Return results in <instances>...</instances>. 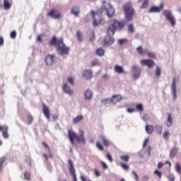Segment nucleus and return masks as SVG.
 <instances>
[{
	"instance_id": "nucleus-48",
	"label": "nucleus",
	"mask_w": 181,
	"mask_h": 181,
	"mask_svg": "<svg viewBox=\"0 0 181 181\" xmlns=\"http://www.w3.org/2000/svg\"><path fill=\"white\" fill-rule=\"evenodd\" d=\"M115 71L119 74H121L124 73V69H115Z\"/></svg>"
},
{
	"instance_id": "nucleus-12",
	"label": "nucleus",
	"mask_w": 181,
	"mask_h": 181,
	"mask_svg": "<svg viewBox=\"0 0 181 181\" xmlns=\"http://www.w3.org/2000/svg\"><path fill=\"white\" fill-rule=\"evenodd\" d=\"M142 66H147L149 69L155 66V62L151 59H143L141 62Z\"/></svg>"
},
{
	"instance_id": "nucleus-27",
	"label": "nucleus",
	"mask_w": 181,
	"mask_h": 181,
	"mask_svg": "<svg viewBox=\"0 0 181 181\" xmlns=\"http://www.w3.org/2000/svg\"><path fill=\"white\" fill-rule=\"evenodd\" d=\"M91 97H93V93L90 90H87L85 92V98L86 100H91Z\"/></svg>"
},
{
	"instance_id": "nucleus-32",
	"label": "nucleus",
	"mask_w": 181,
	"mask_h": 181,
	"mask_svg": "<svg viewBox=\"0 0 181 181\" xmlns=\"http://www.w3.org/2000/svg\"><path fill=\"white\" fill-rule=\"evenodd\" d=\"M121 160L123 162H129V156L128 155H123L119 156Z\"/></svg>"
},
{
	"instance_id": "nucleus-44",
	"label": "nucleus",
	"mask_w": 181,
	"mask_h": 181,
	"mask_svg": "<svg viewBox=\"0 0 181 181\" xmlns=\"http://www.w3.org/2000/svg\"><path fill=\"white\" fill-rule=\"evenodd\" d=\"M96 148H98L99 151H104V147L103 146V145H101L100 142L96 143Z\"/></svg>"
},
{
	"instance_id": "nucleus-46",
	"label": "nucleus",
	"mask_w": 181,
	"mask_h": 181,
	"mask_svg": "<svg viewBox=\"0 0 181 181\" xmlns=\"http://www.w3.org/2000/svg\"><path fill=\"white\" fill-rule=\"evenodd\" d=\"M154 175H157L158 177H159V179H161L162 178V173H160L159 170H156L154 171Z\"/></svg>"
},
{
	"instance_id": "nucleus-50",
	"label": "nucleus",
	"mask_w": 181,
	"mask_h": 181,
	"mask_svg": "<svg viewBox=\"0 0 181 181\" xmlns=\"http://www.w3.org/2000/svg\"><path fill=\"white\" fill-rule=\"evenodd\" d=\"M11 39H15L16 37V31H12L10 34Z\"/></svg>"
},
{
	"instance_id": "nucleus-7",
	"label": "nucleus",
	"mask_w": 181,
	"mask_h": 181,
	"mask_svg": "<svg viewBox=\"0 0 181 181\" xmlns=\"http://www.w3.org/2000/svg\"><path fill=\"white\" fill-rule=\"evenodd\" d=\"M103 9L106 11L107 16L109 18H112L114 16V13H115V11L114 10V7L111 6L110 4H106L105 6H103Z\"/></svg>"
},
{
	"instance_id": "nucleus-39",
	"label": "nucleus",
	"mask_w": 181,
	"mask_h": 181,
	"mask_svg": "<svg viewBox=\"0 0 181 181\" xmlns=\"http://www.w3.org/2000/svg\"><path fill=\"white\" fill-rule=\"evenodd\" d=\"M33 121V117L32 115H28V118H27L28 124H32Z\"/></svg>"
},
{
	"instance_id": "nucleus-28",
	"label": "nucleus",
	"mask_w": 181,
	"mask_h": 181,
	"mask_svg": "<svg viewBox=\"0 0 181 181\" xmlns=\"http://www.w3.org/2000/svg\"><path fill=\"white\" fill-rule=\"evenodd\" d=\"M11 3H9V1L4 0V9L8 11V9H11Z\"/></svg>"
},
{
	"instance_id": "nucleus-42",
	"label": "nucleus",
	"mask_w": 181,
	"mask_h": 181,
	"mask_svg": "<svg viewBox=\"0 0 181 181\" xmlns=\"http://www.w3.org/2000/svg\"><path fill=\"white\" fill-rule=\"evenodd\" d=\"M148 57L150 59H156V54L154 52H148Z\"/></svg>"
},
{
	"instance_id": "nucleus-14",
	"label": "nucleus",
	"mask_w": 181,
	"mask_h": 181,
	"mask_svg": "<svg viewBox=\"0 0 181 181\" xmlns=\"http://www.w3.org/2000/svg\"><path fill=\"white\" fill-rule=\"evenodd\" d=\"M176 81H177L176 77L173 78L171 88H172V91H173V99L174 100H176V98L177 97V95H176V93H177Z\"/></svg>"
},
{
	"instance_id": "nucleus-17",
	"label": "nucleus",
	"mask_w": 181,
	"mask_h": 181,
	"mask_svg": "<svg viewBox=\"0 0 181 181\" xmlns=\"http://www.w3.org/2000/svg\"><path fill=\"white\" fill-rule=\"evenodd\" d=\"M63 90L66 94H69V95H73V90H71V88L67 85V83H64L63 86Z\"/></svg>"
},
{
	"instance_id": "nucleus-13",
	"label": "nucleus",
	"mask_w": 181,
	"mask_h": 181,
	"mask_svg": "<svg viewBox=\"0 0 181 181\" xmlns=\"http://www.w3.org/2000/svg\"><path fill=\"white\" fill-rule=\"evenodd\" d=\"M42 112L47 119H50V110L46 104H42Z\"/></svg>"
},
{
	"instance_id": "nucleus-61",
	"label": "nucleus",
	"mask_w": 181,
	"mask_h": 181,
	"mask_svg": "<svg viewBox=\"0 0 181 181\" xmlns=\"http://www.w3.org/2000/svg\"><path fill=\"white\" fill-rule=\"evenodd\" d=\"M161 168H163V164L161 162H159L158 163V168L161 169Z\"/></svg>"
},
{
	"instance_id": "nucleus-8",
	"label": "nucleus",
	"mask_w": 181,
	"mask_h": 181,
	"mask_svg": "<svg viewBox=\"0 0 181 181\" xmlns=\"http://www.w3.org/2000/svg\"><path fill=\"white\" fill-rule=\"evenodd\" d=\"M68 163H69V173L72 175L74 181H77V177L76 175V169L74 168V165H73V160H69Z\"/></svg>"
},
{
	"instance_id": "nucleus-34",
	"label": "nucleus",
	"mask_w": 181,
	"mask_h": 181,
	"mask_svg": "<svg viewBox=\"0 0 181 181\" xmlns=\"http://www.w3.org/2000/svg\"><path fill=\"white\" fill-rule=\"evenodd\" d=\"M76 37H77L78 42H83V34H81V32L77 31Z\"/></svg>"
},
{
	"instance_id": "nucleus-3",
	"label": "nucleus",
	"mask_w": 181,
	"mask_h": 181,
	"mask_svg": "<svg viewBox=\"0 0 181 181\" xmlns=\"http://www.w3.org/2000/svg\"><path fill=\"white\" fill-rule=\"evenodd\" d=\"M80 135L76 134L73 130L68 131V136L72 145H74V141L78 144H86V138H84V131L79 130Z\"/></svg>"
},
{
	"instance_id": "nucleus-63",
	"label": "nucleus",
	"mask_w": 181,
	"mask_h": 181,
	"mask_svg": "<svg viewBox=\"0 0 181 181\" xmlns=\"http://www.w3.org/2000/svg\"><path fill=\"white\" fill-rule=\"evenodd\" d=\"M103 78L105 80H107V79H108V75L105 74V75H103Z\"/></svg>"
},
{
	"instance_id": "nucleus-54",
	"label": "nucleus",
	"mask_w": 181,
	"mask_h": 181,
	"mask_svg": "<svg viewBox=\"0 0 181 181\" xmlns=\"http://www.w3.org/2000/svg\"><path fill=\"white\" fill-rule=\"evenodd\" d=\"M107 159H108V160L110 162H112L113 159H112V156H111V155L110 153L107 154Z\"/></svg>"
},
{
	"instance_id": "nucleus-19",
	"label": "nucleus",
	"mask_w": 181,
	"mask_h": 181,
	"mask_svg": "<svg viewBox=\"0 0 181 181\" xmlns=\"http://www.w3.org/2000/svg\"><path fill=\"white\" fill-rule=\"evenodd\" d=\"M139 4H142L140 6L141 9H145L149 6V0H138Z\"/></svg>"
},
{
	"instance_id": "nucleus-41",
	"label": "nucleus",
	"mask_w": 181,
	"mask_h": 181,
	"mask_svg": "<svg viewBox=\"0 0 181 181\" xmlns=\"http://www.w3.org/2000/svg\"><path fill=\"white\" fill-rule=\"evenodd\" d=\"M128 30L129 32H130L131 33H134L135 28H134V25L130 24L128 26Z\"/></svg>"
},
{
	"instance_id": "nucleus-20",
	"label": "nucleus",
	"mask_w": 181,
	"mask_h": 181,
	"mask_svg": "<svg viewBox=\"0 0 181 181\" xmlns=\"http://www.w3.org/2000/svg\"><path fill=\"white\" fill-rule=\"evenodd\" d=\"M146 134H148L149 135L153 134V131H155V127H153V125L147 124L145 127Z\"/></svg>"
},
{
	"instance_id": "nucleus-23",
	"label": "nucleus",
	"mask_w": 181,
	"mask_h": 181,
	"mask_svg": "<svg viewBox=\"0 0 181 181\" xmlns=\"http://www.w3.org/2000/svg\"><path fill=\"white\" fill-rule=\"evenodd\" d=\"M133 77L134 80H136V78H139V76H141V71L138 70L136 69H133Z\"/></svg>"
},
{
	"instance_id": "nucleus-43",
	"label": "nucleus",
	"mask_w": 181,
	"mask_h": 181,
	"mask_svg": "<svg viewBox=\"0 0 181 181\" xmlns=\"http://www.w3.org/2000/svg\"><path fill=\"white\" fill-rule=\"evenodd\" d=\"M44 36H45V34H41L38 35L37 37V42H40V43L43 42V39L42 37H43Z\"/></svg>"
},
{
	"instance_id": "nucleus-58",
	"label": "nucleus",
	"mask_w": 181,
	"mask_h": 181,
	"mask_svg": "<svg viewBox=\"0 0 181 181\" xmlns=\"http://www.w3.org/2000/svg\"><path fill=\"white\" fill-rule=\"evenodd\" d=\"M125 42H127V40H125V39L119 40V44H120V45H124V43H125Z\"/></svg>"
},
{
	"instance_id": "nucleus-4",
	"label": "nucleus",
	"mask_w": 181,
	"mask_h": 181,
	"mask_svg": "<svg viewBox=\"0 0 181 181\" xmlns=\"http://www.w3.org/2000/svg\"><path fill=\"white\" fill-rule=\"evenodd\" d=\"M123 9L124 11L125 18L127 21H132V17L135 13V10L132 7V4L126 3L123 6Z\"/></svg>"
},
{
	"instance_id": "nucleus-24",
	"label": "nucleus",
	"mask_w": 181,
	"mask_h": 181,
	"mask_svg": "<svg viewBox=\"0 0 181 181\" xmlns=\"http://www.w3.org/2000/svg\"><path fill=\"white\" fill-rule=\"evenodd\" d=\"M177 153V148L176 147L172 148L170 153V158L171 159H173V158H175Z\"/></svg>"
},
{
	"instance_id": "nucleus-35",
	"label": "nucleus",
	"mask_w": 181,
	"mask_h": 181,
	"mask_svg": "<svg viewBox=\"0 0 181 181\" xmlns=\"http://www.w3.org/2000/svg\"><path fill=\"white\" fill-rule=\"evenodd\" d=\"M136 110H138V111H140V112H142V111H144V105H142V103L137 104L136 105Z\"/></svg>"
},
{
	"instance_id": "nucleus-30",
	"label": "nucleus",
	"mask_w": 181,
	"mask_h": 181,
	"mask_svg": "<svg viewBox=\"0 0 181 181\" xmlns=\"http://www.w3.org/2000/svg\"><path fill=\"white\" fill-rule=\"evenodd\" d=\"M155 128L156 132H157V134H162V132L163 131V127H162V125L157 124L156 125Z\"/></svg>"
},
{
	"instance_id": "nucleus-5",
	"label": "nucleus",
	"mask_w": 181,
	"mask_h": 181,
	"mask_svg": "<svg viewBox=\"0 0 181 181\" xmlns=\"http://www.w3.org/2000/svg\"><path fill=\"white\" fill-rule=\"evenodd\" d=\"M164 16H165V19L170 22L171 26H175L176 25V20L175 19L173 14H172V11L170 10H165Z\"/></svg>"
},
{
	"instance_id": "nucleus-37",
	"label": "nucleus",
	"mask_w": 181,
	"mask_h": 181,
	"mask_svg": "<svg viewBox=\"0 0 181 181\" xmlns=\"http://www.w3.org/2000/svg\"><path fill=\"white\" fill-rule=\"evenodd\" d=\"M120 166L124 169V170H128L129 169V165L124 163H120Z\"/></svg>"
},
{
	"instance_id": "nucleus-6",
	"label": "nucleus",
	"mask_w": 181,
	"mask_h": 181,
	"mask_svg": "<svg viewBox=\"0 0 181 181\" xmlns=\"http://www.w3.org/2000/svg\"><path fill=\"white\" fill-rule=\"evenodd\" d=\"M102 13H103V10L101 9L98 10L96 13L95 11H91V15L93 18V25L94 27L98 26V24L97 23V22L98 19L100 21H101Z\"/></svg>"
},
{
	"instance_id": "nucleus-16",
	"label": "nucleus",
	"mask_w": 181,
	"mask_h": 181,
	"mask_svg": "<svg viewBox=\"0 0 181 181\" xmlns=\"http://www.w3.org/2000/svg\"><path fill=\"white\" fill-rule=\"evenodd\" d=\"M121 100H122V97H121V95H115L110 98V102L112 104H117V103H119Z\"/></svg>"
},
{
	"instance_id": "nucleus-55",
	"label": "nucleus",
	"mask_w": 181,
	"mask_h": 181,
	"mask_svg": "<svg viewBox=\"0 0 181 181\" xmlns=\"http://www.w3.org/2000/svg\"><path fill=\"white\" fill-rule=\"evenodd\" d=\"M101 165H102L103 169H108V165H107V164L104 161L101 162Z\"/></svg>"
},
{
	"instance_id": "nucleus-26",
	"label": "nucleus",
	"mask_w": 181,
	"mask_h": 181,
	"mask_svg": "<svg viewBox=\"0 0 181 181\" xmlns=\"http://www.w3.org/2000/svg\"><path fill=\"white\" fill-rule=\"evenodd\" d=\"M83 115H78V116H76L75 118H74V119H73V122H74V124H78V122H81V121H83Z\"/></svg>"
},
{
	"instance_id": "nucleus-25",
	"label": "nucleus",
	"mask_w": 181,
	"mask_h": 181,
	"mask_svg": "<svg viewBox=\"0 0 181 181\" xmlns=\"http://www.w3.org/2000/svg\"><path fill=\"white\" fill-rule=\"evenodd\" d=\"M71 13L74 16H78V13H80V8L78 7H73L71 10Z\"/></svg>"
},
{
	"instance_id": "nucleus-52",
	"label": "nucleus",
	"mask_w": 181,
	"mask_h": 181,
	"mask_svg": "<svg viewBox=\"0 0 181 181\" xmlns=\"http://www.w3.org/2000/svg\"><path fill=\"white\" fill-rule=\"evenodd\" d=\"M132 173L134 175L135 180H139V177H138V175L136 173H135V171H132Z\"/></svg>"
},
{
	"instance_id": "nucleus-33",
	"label": "nucleus",
	"mask_w": 181,
	"mask_h": 181,
	"mask_svg": "<svg viewBox=\"0 0 181 181\" xmlns=\"http://www.w3.org/2000/svg\"><path fill=\"white\" fill-rule=\"evenodd\" d=\"M136 50L138 52L139 54H141V55H144V54H146V50H144L142 49V47H139L136 48Z\"/></svg>"
},
{
	"instance_id": "nucleus-56",
	"label": "nucleus",
	"mask_w": 181,
	"mask_h": 181,
	"mask_svg": "<svg viewBox=\"0 0 181 181\" xmlns=\"http://www.w3.org/2000/svg\"><path fill=\"white\" fill-rule=\"evenodd\" d=\"M127 112H129L130 114L132 112H135V109H134L132 107H129V108H127Z\"/></svg>"
},
{
	"instance_id": "nucleus-45",
	"label": "nucleus",
	"mask_w": 181,
	"mask_h": 181,
	"mask_svg": "<svg viewBox=\"0 0 181 181\" xmlns=\"http://www.w3.org/2000/svg\"><path fill=\"white\" fill-rule=\"evenodd\" d=\"M175 168H176V171L177 172V173L181 174V166L179 163H177Z\"/></svg>"
},
{
	"instance_id": "nucleus-38",
	"label": "nucleus",
	"mask_w": 181,
	"mask_h": 181,
	"mask_svg": "<svg viewBox=\"0 0 181 181\" xmlns=\"http://www.w3.org/2000/svg\"><path fill=\"white\" fill-rule=\"evenodd\" d=\"M5 160H6V158L5 157H1L0 158V172H1V169H2V166H3Z\"/></svg>"
},
{
	"instance_id": "nucleus-59",
	"label": "nucleus",
	"mask_w": 181,
	"mask_h": 181,
	"mask_svg": "<svg viewBox=\"0 0 181 181\" xmlns=\"http://www.w3.org/2000/svg\"><path fill=\"white\" fill-rule=\"evenodd\" d=\"M148 142H149V139H146L144 142V144H143V147L145 148V146H146V145H148Z\"/></svg>"
},
{
	"instance_id": "nucleus-15",
	"label": "nucleus",
	"mask_w": 181,
	"mask_h": 181,
	"mask_svg": "<svg viewBox=\"0 0 181 181\" xmlns=\"http://www.w3.org/2000/svg\"><path fill=\"white\" fill-rule=\"evenodd\" d=\"M45 63L47 66H52L53 63H54V55H48L45 58Z\"/></svg>"
},
{
	"instance_id": "nucleus-21",
	"label": "nucleus",
	"mask_w": 181,
	"mask_h": 181,
	"mask_svg": "<svg viewBox=\"0 0 181 181\" xmlns=\"http://www.w3.org/2000/svg\"><path fill=\"white\" fill-rule=\"evenodd\" d=\"M100 139L104 146H105L106 148H108V146H110V141H108V139H107L104 136H100Z\"/></svg>"
},
{
	"instance_id": "nucleus-1",
	"label": "nucleus",
	"mask_w": 181,
	"mask_h": 181,
	"mask_svg": "<svg viewBox=\"0 0 181 181\" xmlns=\"http://www.w3.org/2000/svg\"><path fill=\"white\" fill-rule=\"evenodd\" d=\"M125 26V23L119 22L118 20H113V23L108 27L107 32L108 35V37L105 38L103 41V46L105 47L108 46H111L112 43H114V37H111L115 35V32L117 30H121V29L124 28Z\"/></svg>"
},
{
	"instance_id": "nucleus-10",
	"label": "nucleus",
	"mask_w": 181,
	"mask_h": 181,
	"mask_svg": "<svg viewBox=\"0 0 181 181\" xmlns=\"http://www.w3.org/2000/svg\"><path fill=\"white\" fill-rule=\"evenodd\" d=\"M1 131L2 132L3 138H4V139H8V138H9V134H8V126L7 125H3V126L0 125V132Z\"/></svg>"
},
{
	"instance_id": "nucleus-64",
	"label": "nucleus",
	"mask_w": 181,
	"mask_h": 181,
	"mask_svg": "<svg viewBox=\"0 0 181 181\" xmlns=\"http://www.w3.org/2000/svg\"><path fill=\"white\" fill-rule=\"evenodd\" d=\"M115 69H122V67L120 66L119 65H116V66H115Z\"/></svg>"
},
{
	"instance_id": "nucleus-31",
	"label": "nucleus",
	"mask_w": 181,
	"mask_h": 181,
	"mask_svg": "<svg viewBox=\"0 0 181 181\" xmlns=\"http://www.w3.org/2000/svg\"><path fill=\"white\" fill-rule=\"evenodd\" d=\"M32 174L29 172H26L24 173V179L25 180L30 181L31 180Z\"/></svg>"
},
{
	"instance_id": "nucleus-2",
	"label": "nucleus",
	"mask_w": 181,
	"mask_h": 181,
	"mask_svg": "<svg viewBox=\"0 0 181 181\" xmlns=\"http://www.w3.org/2000/svg\"><path fill=\"white\" fill-rule=\"evenodd\" d=\"M49 43L52 46H57V52L61 56H67L69 53H70V47L66 46L63 38L57 39V37L54 35Z\"/></svg>"
},
{
	"instance_id": "nucleus-51",
	"label": "nucleus",
	"mask_w": 181,
	"mask_h": 181,
	"mask_svg": "<svg viewBox=\"0 0 181 181\" xmlns=\"http://www.w3.org/2000/svg\"><path fill=\"white\" fill-rule=\"evenodd\" d=\"M42 145H43V146H45V148H46L48 151H50V147H49V145H47V143L42 141Z\"/></svg>"
},
{
	"instance_id": "nucleus-18",
	"label": "nucleus",
	"mask_w": 181,
	"mask_h": 181,
	"mask_svg": "<svg viewBox=\"0 0 181 181\" xmlns=\"http://www.w3.org/2000/svg\"><path fill=\"white\" fill-rule=\"evenodd\" d=\"M83 77H84V78H86V80H90V78H93V73L91 72V71L86 69L84 71Z\"/></svg>"
},
{
	"instance_id": "nucleus-47",
	"label": "nucleus",
	"mask_w": 181,
	"mask_h": 181,
	"mask_svg": "<svg viewBox=\"0 0 181 181\" xmlns=\"http://www.w3.org/2000/svg\"><path fill=\"white\" fill-rule=\"evenodd\" d=\"M67 81L69 83V84H71V86H74V81L73 80V78L69 77L67 78Z\"/></svg>"
},
{
	"instance_id": "nucleus-9",
	"label": "nucleus",
	"mask_w": 181,
	"mask_h": 181,
	"mask_svg": "<svg viewBox=\"0 0 181 181\" xmlns=\"http://www.w3.org/2000/svg\"><path fill=\"white\" fill-rule=\"evenodd\" d=\"M47 16L52 18V19H61L62 13L57 9H52L50 12L47 13Z\"/></svg>"
},
{
	"instance_id": "nucleus-53",
	"label": "nucleus",
	"mask_w": 181,
	"mask_h": 181,
	"mask_svg": "<svg viewBox=\"0 0 181 181\" xmlns=\"http://www.w3.org/2000/svg\"><path fill=\"white\" fill-rule=\"evenodd\" d=\"M160 73H161L160 69H157L156 71V76L157 77H159V76H160Z\"/></svg>"
},
{
	"instance_id": "nucleus-62",
	"label": "nucleus",
	"mask_w": 181,
	"mask_h": 181,
	"mask_svg": "<svg viewBox=\"0 0 181 181\" xmlns=\"http://www.w3.org/2000/svg\"><path fill=\"white\" fill-rule=\"evenodd\" d=\"M151 146H148L147 148V153H148V156H151Z\"/></svg>"
},
{
	"instance_id": "nucleus-60",
	"label": "nucleus",
	"mask_w": 181,
	"mask_h": 181,
	"mask_svg": "<svg viewBox=\"0 0 181 181\" xmlns=\"http://www.w3.org/2000/svg\"><path fill=\"white\" fill-rule=\"evenodd\" d=\"M4 37H0V46H4Z\"/></svg>"
},
{
	"instance_id": "nucleus-11",
	"label": "nucleus",
	"mask_w": 181,
	"mask_h": 181,
	"mask_svg": "<svg viewBox=\"0 0 181 181\" xmlns=\"http://www.w3.org/2000/svg\"><path fill=\"white\" fill-rule=\"evenodd\" d=\"M165 8V6L163 4V3H161L160 6H152L150 10H149V12L150 13H158V12H160V11H163V8Z\"/></svg>"
},
{
	"instance_id": "nucleus-49",
	"label": "nucleus",
	"mask_w": 181,
	"mask_h": 181,
	"mask_svg": "<svg viewBox=\"0 0 181 181\" xmlns=\"http://www.w3.org/2000/svg\"><path fill=\"white\" fill-rule=\"evenodd\" d=\"M169 181H175V175L170 174L168 177Z\"/></svg>"
},
{
	"instance_id": "nucleus-57",
	"label": "nucleus",
	"mask_w": 181,
	"mask_h": 181,
	"mask_svg": "<svg viewBox=\"0 0 181 181\" xmlns=\"http://www.w3.org/2000/svg\"><path fill=\"white\" fill-rule=\"evenodd\" d=\"M94 172H95V175L96 176V177H98L101 176V174L100 173V172H98L97 170V169H95Z\"/></svg>"
},
{
	"instance_id": "nucleus-40",
	"label": "nucleus",
	"mask_w": 181,
	"mask_h": 181,
	"mask_svg": "<svg viewBox=\"0 0 181 181\" xmlns=\"http://www.w3.org/2000/svg\"><path fill=\"white\" fill-rule=\"evenodd\" d=\"M170 135V133L168 131L164 132L163 134V139L166 140L169 139Z\"/></svg>"
},
{
	"instance_id": "nucleus-36",
	"label": "nucleus",
	"mask_w": 181,
	"mask_h": 181,
	"mask_svg": "<svg viewBox=\"0 0 181 181\" xmlns=\"http://www.w3.org/2000/svg\"><path fill=\"white\" fill-rule=\"evenodd\" d=\"M95 66H100V62H98V59H94L91 62V66L94 67Z\"/></svg>"
},
{
	"instance_id": "nucleus-22",
	"label": "nucleus",
	"mask_w": 181,
	"mask_h": 181,
	"mask_svg": "<svg viewBox=\"0 0 181 181\" xmlns=\"http://www.w3.org/2000/svg\"><path fill=\"white\" fill-rule=\"evenodd\" d=\"M173 124V118H172V115H170V113H168L166 125L167 127H172Z\"/></svg>"
},
{
	"instance_id": "nucleus-29",
	"label": "nucleus",
	"mask_w": 181,
	"mask_h": 181,
	"mask_svg": "<svg viewBox=\"0 0 181 181\" xmlns=\"http://www.w3.org/2000/svg\"><path fill=\"white\" fill-rule=\"evenodd\" d=\"M95 53H96L97 56L103 57L105 54V51L103 48H98L96 50Z\"/></svg>"
}]
</instances>
